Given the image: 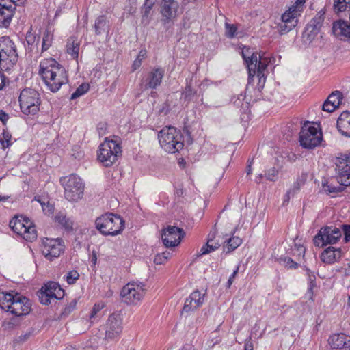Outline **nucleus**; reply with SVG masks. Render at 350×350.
<instances>
[{"mask_svg":"<svg viewBox=\"0 0 350 350\" xmlns=\"http://www.w3.org/2000/svg\"><path fill=\"white\" fill-rule=\"evenodd\" d=\"M39 73L53 92H57L62 85L68 82L65 68L52 58L40 62Z\"/></svg>","mask_w":350,"mask_h":350,"instance_id":"f257e3e1","label":"nucleus"},{"mask_svg":"<svg viewBox=\"0 0 350 350\" xmlns=\"http://www.w3.org/2000/svg\"><path fill=\"white\" fill-rule=\"evenodd\" d=\"M0 307L6 312L20 317L29 314L31 303L25 296L17 293H0Z\"/></svg>","mask_w":350,"mask_h":350,"instance_id":"f03ea898","label":"nucleus"},{"mask_svg":"<svg viewBox=\"0 0 350 350\" xmlns=\"http://www.w3.org/2000/svg\"><path fill=\"white\" fill-rule=\"evenodd\" d=\"M161 146L169 153H175L183 148V136L174 126L165 127L158 134Z\"/></svg>","mask_w":350,"mask_h":350,"instance_id":"7ed1b4c3","label":"nucleus"},{"mask_svg":"<svg viewBox=\"0 0 350 350\" xmlns=\"http://www.w3.org/2000/svg\"><path fill=\"white\" fill-rule=\"evenodd\" d=\"M95 224L96 228L104 235H117L124 227V221L120 216L113 213H107L98 217Z\"/></svg>","mask_w":350,"mask_h":350,"instance_id":"20e7f679","label":"nucleus"},{"mask_svg":"<svg viewBox=\"0 0 350 350\" xmlns=\"http://www.w3.org/2000/svg\"><path fill=\"white\" fill-rule=\"evenodd\" d=\"M60 182L64 188V196L70 202H77L83 196L85 185L75 174L61 178Z\"/></svg>","mask_w":350,"mask_h":350,"instance_id":"39448f33","label":"nucleus"},{"mask_svg":"<svg viewBox=\"0 0 350 350\" xmlns=\"http://www.w3.org/2000/svg\"><path fill=\"white\" fill-rule=\"evenodd\" d=\"M122 147L115 140L105 139L99 147L98 159L105 166H111L121 156Z\"/></svg>","mask_w":350,"mask_h":350,"instance_id":"423d86ee","label":"nucleus"},{"mask_svg":"<svg viewBox=\"0 0 350 350\" xmlns=\"http://www.w3.org/2000/svg\"><path fill=\"white\" fill-rule=\"evenodd\" d=\"M322 139V133L318 127L310 122L303 125L299 133L300 145L303 148L313 149L321 144Z\"/></svg>","mask_w":350,"mask_h":350,"instance_id":"0eeeda50","label":"nucleus"},{"mask_svg":"<svg viewBox=\"0 0 350 350\" xmlns=\"http://www.w3.org/2000/svg\"><path fill=\"white\" fill-rule=\"evenodd\" d=\"M21 111L25 115H35L39 111L40 94L33 89H24L20 94Z\"/></svg>","mask_w":350,"mask_h":350,"instance_id":"6e6552de","label":"nucleus"},{"mask_svg":"<svg viewBox=\"0 0 350 350\" xmlns=\"http://www.w3.org/2000/svg\"><path fill=\"white\" fill-rule=\"evenodd\" d=\"M10 227L15 233L22 236L27 241H32L37 238L36 227L28 219L22 217H14L10 221Z\"/></svg>","mask_w":350,"mask_h":350,"instance_id":"1a4fd4ad","label":"nucleus"},{"mask_svg":"<svg viewBox=\"0 0 350 350\" xmlns=\"http://www.w3.org/2000/svg\"><path fill=\"white\" fill-rule=\"evenodd\" d=\"M122 321L118 313H112L108 317L104 325L105 340L113 341L120 338L123 329Z\"/></svg>","mask_w":350,"mask_h":350,"instance_id":"9d476101","label":"nucleus"},{"mask_svg":"<svg viewBox=\"0 0 350 350\" xmlns=\"http://www.w3.org/2000/svg\"><path fill=\"white\" fill-rule=\"evenodd\" d=\"M146 293L143 283L129 282L121 291V296L127 304L136 305L144 297Z\"/></svg>","mask_w":350,"mask_h":350,"instance_id":"9b49d317","label":"nucleus"},{"mask_svg":"<svg viewBox=\"0 0 350 350\" xmlns=\"http://www.w3.org/2000/svg\"><path fill=\"white\" fill-rule=\"evenodd\" d=\"M18 59L16 46L14 42L9 37L0 38V62L12 66L16 64Z\"/></svg>","mask_w":350,"mask_h":350,"instance_id":"f8f14e48","label":"nucleus"},{"mask_svg":"<svg viewBox=\"0 0 350 350\" xmlns=\"http://www.w3.org/2000/svg\"><path fill=\"white\" fill-rule=\"evenodd\" d=\"M342 233L339 228L333 226L321 228L314 237V244L323 247L327 244H334L341 237Z\"/></svg>","mask_w":350,"mask_h":350,"instance_id":"ddd939ff","label":"nucleus"},{"mask_svg":"<svg viewBox=\"0 0 350 350\" xmlns=\"http://www.w3.org/2000/svg\"><path fill=\"white\" fill-rule=\"evenodd\" d=\"M335 164L338 182L340 185L350 186V153L336 157Z\"/></svg>","mask_w":350,"mask_h":350,"instance_id":"4468645a","label":"nucleus"},{"mask_svg":"<svg viewBox=\"0 0 350 350\" xmlns=\"http://www.w3.org/2000/svg\"><path fill=\"white\" fill-rule=\"evenodd\" d=\"M42 253L49 260L59 257L64 251V245L59 239L44 238L41 246Z\"/></svg>","mask_w":350,"mask_h":350,"instance_id":"2eb2a0df","label":"nucleus"},{"mask_svg":"<svg viewBox=\"0 0 350 350\" xmlns=\"http://www.w3.org/2000/svg\"><path fill=\"white\" fill-rule=\"evenodd\" d=\"M185 236L183 229L176 226H169L162 230V241L166 247L177 246Z\"/></svg>","mask_w":350,"mask_h":350,"instance_id":"dca6fc26","label":"nucleus"},{"mask_svg":"<svg viewBox=\"0 0 350 350\" xmlns=\"http://www.w3.org/2000/svg\"><path fill=\"white\" fill-rule=\"evenodd\" d=\"M325 12L321 10L307 25L303 37L308 42H311L320 32L325 19Z\"/></svg>","mask_w":350,"mask_h":350,"instance_id":"f3484780","label":"nucleus"},{"mask_svg":"<svg viewBox=\"0 0 350 350\" xmlns=\"http://www.w3.org/2000/svg\"><path fill=\"white\" fill-rule=\"evenodd\" d=\"M178 7V3L175 0L162 1L161 14L163 16L162 22L163 24L168 23L176 17Z\"/></svg>","mask_w":350,"mask_h":350,"instance_id":"a211bd4d","label":"nucleus"},{"mask_svg":"<svg viewBox=\"0 0 350 350\" xmlns=\"http://www.w3.org/2000/svg\"><path fill=\"white\" fill-rule=\"evenodd\" d=\"M165 71L161 68H154L150 71L143 81L145 90L156 89L161 85Z\"/></svg>","mask_w":350,"mask_h":350,"instance_id":"6ab92c4d","label":"nucleus"},{"mask_svg":"<svg viewBox=\"0 0 350 350\" xmlns=\"http://www.w3.org/2000/svg\"><path fill=\"white\" fill-rule=\"evenodd\" d=\"M328 342L332 349H350V336L346 335L343 333L331 336L328 340Z\"/></svg>","mask_w":350,"mask_h":350,"instance_id":"aec40b11","label":"nucleus"},{"mask_svg":"<svg viewBox=\"0 0 350 350\" xmlns=\"http://www.w3.org/2000/svg\"><path fill=\"white\" fill-rule=\"evenodd\" d=\"M242 57L247 64L249 77H253L257 67V54L254 53L250 48L245 46L242 49Z\"/></svg>","mask_w":350,"mask_h":350,"instance_id":"412c9836","label":"nucleus"},{"mask_svg":"<svg viewBox=\"0 0 350 350\" xmlns=\"http://www.w3.org/2000/svg\"><path fill=\"white\" fill-rule=\"evenodd\" d=\"M204 296L199 291H193L185 301L183 312H189L201 306L204 303Z\"/></svg>","mask_w":350,"mask_h":350,"instance_id":"4be33fe9","label":"nucleus"},{"mask_svg":"<svg viewBox=\"0 0 350 350\" xmlns=\"http://www.w3.org/2000/svg\"><path fill=\"white\" fill-rule=\"evenodd\" d=\"M16 9L14 3H10V7H0V27H7L11 22Z\"/></svg>","mask_w":350,"mask_h":350,"instance_id":"5701e85b","label":"nucleus"},{"mask_svg":"<svg viewBox=\"0 0 350 350\" xmlns=\"http://www.w3.org/2000/svg\"><path fill=\"white\" fill-rule=\"evenodd\" d=\"M321 258L323 262L332 264L341 258V250L330 246L323 252Z\"/></svg>","mask_w":350,"mask_h":350,"instance_id":"b1692460","label":"nucleus"},{"mask_svg":"<svg viewBox=\"0 0 350 350\" xmlns=\"http://www.w3.org/2000/svg\"><path fill=\"white\" fill-rule=\"evenodd\" d=\"M46 294L50 295L53 299H59L63 297L64 291L61 288L60 286L55 282H49L41 288Z\"/></svg>","mask_w":350,"mask_h":350,"instance_id":"393cba45","label":"nucleus"},{"mask_svg":"<svg viewBox=\"0 0 350 350\" xmlns=\"http://www.w3.org/2000/svg\"><path fill=\"white\" fill-rule=\"evenodd\" d=\"M301 11L294 6H291L289 9L282 15V21L289 24L297 25V17L300 15Z\"/></svg>","mask_w":350,"mask_h":350,"instance_id":"a878e982","label":"nucleus"},{"mask_svg":"<svg viewBox=\"0 0 350 350\" xmlns=\"http://www.w3.org/2000/svg\"><path fill=\"white\" fill-rule=\"evenodd\" d=\"M215 238V234L209 235V238L208 239L206 245L202 246L200 249L201 255L208 254L219 247L221 243L218 240H216Z\"/></svg>","mask_w":350,"mask_h":350,"instance_id":"bb28decb","label":"nucleus"},{"mask_svg":"<svg viewBox=\"0 0 350 350\" xmlns=\"http://www.w3.org/2000/svg\"><path fill=\"white\" fill-rule=\"evenodd\" d=\"M350 126V112L343 111L338 118L337 128L342 134Z\"/></svg>","mask_w":350,"mask_h":350,"instance_id":"cd10ccee","label":"nucleus"},{"mask_svg":"<svg viewBox=\"0 0 350 350\" xmlns=\"http://www.w3.org/2000/svg\"><path fill=\"white\" fill-rule=\"evenodd\" d=\"M66 49L67 53L70 54L73 59H77L79 56V42L73 37L70 38L67 42Z\"/></svg>","mask_w":350,"mask_h":350,"instance_id":"c85d7f7f","label":"nucleus"},{"mask_svg":"<svg viewBox=\"0 0 350 350\" xmlns=\"http://www.w3.org/2000/svg\"><path fill=\"white\" fill-rule=\"evenodd\" d=\"M55 220L66 230L70 231L72 230L73 221L70 218L67 217L64 214L61 213H58L55 215Z\"/></svg>","mask_w":350,"mask_h":350,"instance_id":"c756f323","label":"nucleus"},{"mask_svg":"<svg viewBox=\"0 0 350 350\" xmlns=\"http://www.w3.org/2000/svg\"><path fill=\"white\" fill-rule=\"evenodd\" d=\"M242 243V240L238 237H232L226 241V243L224 245V252L228 254L237 248Z\"/></svg>","mask_w":350,"mask_h":350,"instance_id":"7c9ffc66","label":"nucleus"},{"mask_svg":"<svg viewBox=\"0 0 350 350\" xmlns=\"http://www.w3.org/2000/svg\"><path fill=\"white\" fill-rule=\"evenodd\" d=\"M268 64V61L267 58H262L260 55L259 56V59L258 58L257 67L256 69V74L257 77L259 78V82L261 81L262 78L265 79L264 72L267 68Z\"/></svg>","mask_w":350,"mask_h":350,"instance_id":"2f4dec72","label":"nucleus"},{"mask_svg":"<svg viewBox=\"0 0 350 350\" xmlns=\"http://www.w3.org/2000/svg\"><path fill=\"white\" fill-rule=\"evenodd\" d=\"M53 38V33L49 31V29H46L42 38V52L46 51L51 46Z\"/></svg>","mask_w":350,"mask_h":350,"instance_id":"473e14b6","label":"nucleus"},{"mask_svg":"<svg viewBox=\"0 0 350 350\" xmlns=\"http://www.w3.org/2000/svg\"><path fill=\"white\" fill-rule=\"evenodd\" d=\"M226 36L229 38L241 37V33L237 31V26L234 24H225Z\"/></svg>","mask_w":350,"mask_h":350,"instance_id":"72a5a7b5","label":"nucleus"},{"mask_svg":"<svg viewBox=\"0 0 350 350\" xmlns=\"http://www.w3.org/2000/svg\"><path fill=\"white\" fill-rule=\"evenodd\" d=\"M342 99L340 92L335 91L332 92L327 98V100L332 105H336V108L339 107Z\"/></svg>","mask_w":350,"mask_h":350,"instance_id":"f704fd0d","label":"nucleus"},{"mask_svg":"<svg viewBox=\"0 0 350 350\" xmlns=\"http://www.w3.org/2000/svg\"><path fill=\"white\" fill-rule=\"evenodd\" d=\"M323 189L325 192L329 194H336L341 192L343 188L341 186H333L331 184L327 183H323Z\"/></svg>","mask_w":350,"mask_h":350,"instance_id":"c9c22d12","label":"nucleus"},{"mask_svg":"<svg viewBox=\"0 0 350 350\" xmlns=\"http://www.w3.org/2000/svg\"><path fill=\"white\" fill-rule=\"evenodd\" d=\"M89 85L88 83H82L77 90L73 92L70 96L71 100H75L79 96L83 95L89 90Z\"/></svg>","mask_w":350,"mask_h":350,"instance_id":"e433bc0d","label":"nucleus"},{"mask_svg":"<svg viewBox=\"0 0 350 350\" xmlns=\"http://www.w3.org/2000/svg\"><path fill=\"white\" fill-rule=\"evenodd\" d=\"M171 256V252L165 251L160 254H157L154 259V262L156 265L165 264Z\"/></svg>","mask_w":350,"mask_h":350,"instance_id":"4c0bfd02","label":"nucleus"},{"mask_svg":"<svg viewBox=\"0 0 350 350\" xmlns=\"http://www.w3.org/2000/svg\"><path fill=\"white\" fill-rule=\"evenodd\" d=\"M77 304V300L76 299H72L62 311L61 317H65L70 314L76 308Z\"/></svg>","mask_w":350,"mask_h":350,"instance_id":"58836bf2","label":"nucleus"},{"mask_svg":"<svg viewBox=\"0 0 350 350\" xmlns=\"http://www.w3.org/2000/svg\"><path fill=\"white\" fill-rule=\"evenodd\" d=\"M106 25H107V23H106V21L104 18V17L103 16L98 17L96 19V21L95 22V25H94V28H95L96 34H100L103 31H104L105 29Z\"/></svg>","mask_w":350,"mask_h":350,"instance_id":"ea45409f","label":"nucleus"},{"mask_svg":"<svg viewBox=\"0 0 350 350\" xmlns=\"http://www.w3.org/2000/svg\"><path fill=\"white\" fill-rule=\"evenodd\" d=\"M146 57V50H141L136 57V59L134 60L132 68L133 70H137L138 68H139L142 65V62L143 59H144Z\"/></svg>","mask_w":350,"mask_h":350,"instance_id":"a19ab883","label":"nucleus"},{"mask_svg":"<svg viewBox=\"0 0 350 350\" xmlns=\"http://www.w3.org/2000/svg\"><path fill=\"white\" fill-rule=\"evenodd\" d=\"M79 274L76 270L69 271L65 276L66 280L69 284H73L79 279Z\"/></svg>","mask_w":350,"mask_h":350,"instance_id":"79ce46f5","label":"nucleus"},{"mask_svg":"<svg viewBox=\"0 0 350 350\" xmlns=\"http://www.w3.org/2000/svg\"><path fill=\"white\" fill-rule=\"evenodd\" d=\"M295 27V25L293 24H289L282 21L281 23L278 25V31L281 34H285L290 31Z\"/></svg>","mask_w":350,"mask_h":350,"instance_id":"37998d69","label":"nucleus"},{"mask_svg":"<svg viewBox=\"0 0 350 350\" xmlns=\"http://www.w3.org/2000/svg\"><path fill=\"white\" fill-rule=\"evenodd\" d=\"M195 94L196 91L193 90L190 84L187 83L184 92H183V96H184L185 99L190 100Z\"/></svg>","mask_w":350,"mask_h":350,"instance_id":"c03bdc74","label":"nucleus"},{"mask_svg":"<svg viewBox=\"0 0 350 350\" xmlns=\"http://www.w3.org/2000/svg\"><path fill=\"white\" fill-rule=\"evenodd\" d=\"M347 3L346 0H337L334 4V10L337 12H343L346 10Z\"/></svg>","mask_w":350,"mask_h":350,"instance_id":"a18cd8bd","label":"nucleus"},{"mask_svg":"<svg viewBox=\"0 0 350 350\" xmlns=\"http://www.w3.org/2000/svg\"><path fill=\"white\" fill-rule=\"evenodd\" d=\"M50 295H51L50 293L46 294L41 289L39 295L40 302L44 305L49 304L51 303V299H53V298Z\"/></svg>","mask_w":350,"mask_h":350,"instance_id":"49530a36","label":"nucleus"},{"mask_svg":"<svg viewBox=\"0 0 350 350\" xmlns=\"http://www.w3.org/2000/svg\"><path fill=\"white\" fill-rule=\"evenodd\" d=\"M265 176L269 180L275 181L278 179V170L273 167L265 173Z\"/></svg>","mask_w":350,"mask_h":350,"instance_id":"de8ad7c7","label":"nucleus"},{"mask_svg":"<svg viewBox=\"0 0 350 350\" xmlns=\"http://www.w3.org/2000/svg\"><path fill=\"white\" fill-rule=\"evenodd\" d=\"M280 261L283 262V264L288 268H296L297 267V263L294 262L291 258L284 257L280 258Z\"/></svg>","mask_w":350,"mask_h":350,"instance_id":"09e8293b","label":"nucleus"},{"mask_svg":"<svg viewBox=\"0 0 350 350\" xmlns=\"http://www.w3.org/2000/svg\"><path fill=\"white\" fill-rule=\"evenodd\" d=\"M103 308V304H95L93 308H92L90 314V319L92 320L94 319L96 316L98 312H99L101 309Z\"/></svg>","mask_w":350,"mask_h":350,"instance_id":"8fccbe9b","label":"nucleus"},{"mask_svg":"<svg viewBox=\"0 0 350 350\" xmlns=\"http://www.w3.org/2000/svg\"><path fill=\"white\" fill-rule=\"evenodd\" d=\"M11 137L12 136L8 132L4 131L3 133V137L0 139V142L3 148L8 147L10 145V141Z\"/></svg>","mask_w":350,"mask_h":350,"instance_id":"3c124183","label":"nucleus"},{"mask_svg":"<svg viewBox=\"0 0 350 350\" xmlns=\"http://www.w3.org/2000/svg\"><path fill=\"white\" fill-rule=\"evenodd\" d=\"M154 4V1H151L150 3H144V7H143V17H148L150 10H152V8L153 5Z\"/></svg>","mask_w":350,"mask_h":350,"instance_id":"603ef678","label":"nucleus"},{"mask_svg":"<svg viewBox=\"0 0 350 350\" xmlns=\"http://www.w3.org/2000/svg\"><path fill=\"white\" fill-rule=\"evenodd\" d=\"M336 109V105L331 104L327 100H326L323 106L322 109L327 112H333Z\"/></svg>","mask_w":350,"mask_h":350,"instance_id":"864d4df0","label":"nucleus"},{"mask_svg":"<svg viewBox=\"0 0 350 350\" xmlns=\"http://www.w3.org/2000/svg\"><path fill=\"white\" fill-rule=\"evenodd\" d=\"M302 185V183L300 182V181H297L295 182L294 184H293V187L287 192V194L286 196H288V198H289V195L291 193H295L296 191H299L300 187H301V185Z\"/></svg>","mask_w":350,"mask_h":350,"instance_id":"5fc2aeb1","label":"nucleus"},{"mask_svg":"<svg viewBox=\"0 0 350 350\" xmlns=\"http://www.w3.org/2000/svg\"><path fill=\"white\" fill-rule=\"evenodd\" d=\"M342 229L345 234V239L347 241L350 237V225H342Z\"/></svg>","mask_w":350,"mask_h":350,"instance_id":"6e6d98bb","label":"nucleus"},{"mask_svg":"<svg viewBox=\"0 0 350 350\" xmlns=\"http://www.w3.org/2000/svg\"><path fill=\"white\" fill-rule=\"evenodd\" d=\"M306 0H296L295 3L293 5L297 9H299L301 12L303 10V7Z\"/></svg>","mask_w":350,"mask_h":350,"instance_id":"4d7b16f0","label":"nucleus"},{"mask_svg":"<svg viewBox=\"0 0 350 350\" xmlns=\"http://www.w3.org/2000/svg\"><path fill=\"white\" fill-rule=\"evenodd\" d=\"M9 118V116L7 113H5L3 110H0V120L2 122L3 124H5V122Z\"/></svg>","mask_w":350,"mask_h":350,"instance_id":"13d9d810","label":"nucleus"},{"mask_svg":"<svg viewBox=\"0 0 350 350\" xmlns=\"http://www.w3.org/2000/svg\"><path fill=\"white\" fill-rule=\"evenodd\" d=\"M34 200H37L38 202L40 203V204L42 205V206L43 208V210L44 211L45 210L44 206L46 205V203L43 201H41V200L40 199V197H35ZM46 206L48 208H49V211H51L52 209V206L49 204V202L46 203Z\"/></svg>","mask_w":350,"mask_h":350,"instance_id":"bf43d9fd","label":"nucleus"},{"mask_svg":"<svg viewBox=\"0 0 350 350\" xmlns=\"http://www.w3.org/2000/svg\"><path fill=\"white\" fill-rule=\"evenodd\" d=\"M26 40H27V42L29 45H32L35 42V41L36 40V38L33 35L29 34L26 37Z\"/></svg>","mask_w":350,"mask_h":350,"instance_id":"052dcab7","label":"nucleus"},{"mask_svg":"<svg viewBox=\"0 0 350 350\" xmlns=\"http://www.w3.org/2000/svg\"><path fill=\"white\" fill-rule=\"evenodd\" d=\"M10 3H13L12 0H0V7H10Z\"/></svg>","mask_w":350,"mask_h":350,"instance_id":"680f3d73","label":"nucleus"},{"mask_svg":"<svg viewBox=\"0 0 350 350\" xmlns=\"http://www.w3.org/2000/svg\"><path fill=\"white\" fill-rule=\"evenodd\" d=\"M314 286H315V283L312 280H311L310 282V286H309L308 292V293L309 294L311 299H312V297L313 295L312 289L314 287Z\"/></svg>","mask_w":350,"mask_h":350,"instance_id":"e2e57ef3","label":"nucleus"},{"mask_svg":"<svg viewBox=\"0 0 350 350\" xmlns=\"http://www.w3.org/2000/svg\"><path fill=\"white\" fill-rule=\"evenodd\" d=\"M5 77L0 72V90L5 85Z\"/></svg>","mask_w":350,"mask_h":350,"instance_id":"0e129e2a","label":"nucleus"},{"mask_svg":"<svg viewBox=\"0 0 350 350\" xmlns=\"http://www.w3.org/2000/svg\"><path fill=\"white\" fill-rule=\"evenodd\" d=\"M244 350H253V344L251 340H248L245 342Z\"/></svg>","mask_w":350,"mask_h":350,"instance_id":"69168bd1","label":"nucleus"},{"mask_svg":"<svg viewBox=\"0 0 350 350\" xmlns=\"http://www.w3.org/2000/svg\"><path fill=\"white\" fill-rule=\"evenodd\" d=\"M239 269V266H237L236 267V269L233 271V273H232V275L230 276L229 278H230V279L234 280V278L236 277V275L238 273Z\"/></svg>","mask_w":350,"mask_h":350,"instance_id":"338daca9","label":"nucleus"},{"mask_svg":"<svg viewBox=\"0 0 350 350\" xmlns=\"http://www.w3.org/2000/svg\"><path fill=\"white\" fill-rule=\"evenodd\" d=\"M297 250L299 252V254H304L306 251L305 248L303 246H299Z\"/></svg>","mask_w":350,"mask_h":350,"instance_id":"774afa93","label":"nucleus"}]
</instances>
